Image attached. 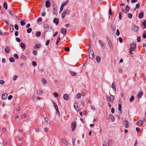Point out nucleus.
<instances>
[{"instance_id": "nucleus-1", "label": "nucleus", "mask_w": 146, "mask_h": 146, "mask_svg": "<svg viewBox=\"0 0 146 146\" xmlns=\"http://www.w3.org/2000/svg\"><path fill=\"white\" fill-rule=\"evenodd\" d=\"M106 97L107 100L109 102H113L114 101L115 98L114 96L112 95H110V97L108 95H106Z\"/></svg>"}, {"instance_id": "nucleus-2", "label": "nucleus", "mask_w": 146, "mask_h": 146, "mask_svg": "<svg viewBox=\"0 0 146 146\" xmlns=\"http://www.w3.org/2000/svg\"><path fill=\"white\" fill-rule=\"evenodd\" d=\"M89 58L92 59L94 57V54L93 50H91L89 52Z\"/></svg>"}, {"instance_id": "nucleus-3", "label": "nucleus", "mask_w": 146, "mask_h": 146, "mask_svg": "<svg viewBox=\"0 0 146 146\" xmlns=\"http://www.w3.org/2000/svg\"><path fill=\"white\" fill-rule=\"evenodd\" d=\"M98 42L102 48L103 49L105 48L104 44V42L101 40H99Z\"/></svg>"}, {"instance_id": "nucleus-4", "label": "nucleus", "mask_w": 146, "mask_h": 146, "mask_svg": "<svg viewBox=\"0 0 146 146\" xmlns=\"http://www.w3.org/2000/svg\"><path fill=\"white\" fill-rule=\"evenodd\" d=\"M123 124L125 128H127L129 126V124L128 122L126 120L123 121Z\"/></svg>"}, {"instance_id": "nucleus-5", "label": "nucleus", "mask_w": 146, "mask_h": 146, "mask_svg": "<svg viewBox=\"0 0 146 146\" xmlns=\"http://www.w3.org/2000/svg\"><path fill=\"white\" fill-rule=\"evenodd\" d=\"M136 46V44L135 43H132L130 45L131 48L130 49H133V50H134Z\"/></svg>"}, {"instance_id": "nucleus-6", "label": "nucleus", "mask_w": 146, "mask_h": 146, "mask_svg": "<svg viewBox=\"0 0 146 146\" xmlns=\"http://www.w3.org/2000/svg\"><path fill=\"white\" fill-rule=\"evenodd\" d=\"M10 50L11 48L8 46H7L5 49V51L7 53H9L10 51Z\"/></svg>"}, {"instance_id": "nucleus-7", "label": "nucleus", "mask_w": 146, "mask_h": 146, "mask_svg": "<svg viewBox=\"0 0 146 146\" xmlns=\"http://www.w3.org/2000/svg\"><path fill=\"white\" fill-rule=\"evenodd\" d=\"M76 126V123L75 122L72 123L71 124V127L72 128V130L73 131H74Z\"/></svg>"}, {"instance_id": "nucleus-8", "label": "nucleus", "mask_w": 146, "mask_h": 146, "mask_svg": "<svg viewBox=\"0 0 146 146\" xmlns=\"http://www.w3.org/2000/svg\"><path fill=\"white\" fill-rule=\"evenodd\" d=\"M74 107L75 110L77 111L79 110V108L77 103H76L74 104Z\"/></svg>"}, {"instance_id": "nucleus-9", "label": "nucleus", "mask_w": 146, "mask_h": 146, "mask_svg": "<svg viewBox=\"0 0 146 146\" xmlns=\"http://www.w3.org/2000/svg\"><path fill=\"white\" fill-rule=\"evenodd\" d=\"M138 30L139 27L135 25L133 26V27L132 28V30L133 31L135 32H137L138 31Z\"/></svg>"}, {"instance_id": "nucleus-10", "label": "nucleus", "mask_w": 146, "mask_h": 146, "mask_svg": "<svg viewBox=\"0 0 146 146\" xmlns=\"http://www.w3.org/2000/svg\"><path fill=\"white\" fill-rule=\"evenodd\" d=\"M45 6L46 7L48 8L50 7L51 5V3L49 0H47L45 2Z\"/></svg>"}, {"instance_id": "nucleus-11", "label": "nucleus", "mask_w": 146, "mask_h": 146, "mask_svg": "<svg viewBox=\"0 0 146 146\" xmlns=\"http://www.w3.org/2000/svg\"><path fill=\"white\" fill-rule=\"evenodd\" d=\"M129 10V7L128 6L126 7V9H122L121 11L124 12L125 13H127Z\"/></svg>"}, {"instance_id": "nucleus-12", "label": "nucleus", "mask_w": 146, "mask_h": 146, "mask_svg": "<svg viewBox=\"0 0 146 146\" xmlns=\"http://www.w3.org/2000/svg\"><path fill=\"white\" fill-rule=\"evenodd\" d=\"M143 120H139L137 123V125L139 126H141L143 124Z\"/></svg>"}, {"instance_id": "nucleus-13", "label": "nucleus", "mask_w": 146, "mask_h": 146, "mask_svg": "<svg viewBox=\"0 0 146 146\" xmlns=\"http://www.w3.org/2000/svg\"><path fill=\"white\" fill-rule=\"evenodd\" d=\"M63 98L64 100H68L69 96L67 94H65L63 95Z\"/></svg>"}, {"instance_id": "nucleus-14", "label": "nucleus", "mask_w": 146, "mask_h": 146, "mask_svg": "<svg viewBox=\"0 0 146 146\" xmlns=\"http://www.w3.org/2000/svg\"><path fill=\"white\" fill-rule=\"evenodd\" d=\"M61 33L63 35H65L66 32V29L63 28H62L61 29Z\"/></svg>"}, {"instance_id": "nucleus-15", "label": "nucleus", "mask_w": 146, "mask_h": 146, "mask_svg": "<svg viewBox=\"0 0 146 146\" xmlns=\"http://www.w3.org/2000/svg\"><path fill=\"white\" fill-rule=\"evenodd\" d=\"M62 143L66 146L68 145V142L66 139L64 138L62 139Z\"/></svg>"}, {"instance_id": "nucleus-16", "label": "nucleus", "mask_w": 146, "mask_h": 146, "mask_svg": "<svg viewBox=\"0 0 146 146\" xmlns=\"http://www.w3.org/2000/svg\"><path fill=\"white\" fill-rule=\"evenodd\" d=\"M115 83L113 82L111 85V87L113 89V91L115 92L116 90V89L115 87Z\"/></svg>"}, {"instance_id": "nucleus-17", "label": "nucleus", "mask_w": 146, "mask_h": 146, "mask_svg": "<svg viewBox=\"0 0 146 146\" xmlns=\"http://www.w3.org/2000/svg\"><path fill=\"white\" fill-rule=\"evenodd\" d=\"M59 21V19L58 18H54L53 20V23L56 24V25L58 24Z\"/></svg>"}, {"instance_id": "nucleus-18", "label": "nucleus", "mask_w": 146, "mask_h": 146, "mask_svg": "<svg viewBox=\"0 0 146 146\" xmlns=\"http://www.w3.org/2000/svg\"><path fill=\"white\" fill-rule=\"evenodd\" d=\"M14 27L13 25H10L9 31L11 33H12L14 30Z\"/></svg>"}, {"instance_id": "nucleus-19", "label": "nucleus", "mask_w": 146, "mask_h": 146, "mask_svg": "<svg viewBox=\"0 0 146 146\" xmlns=\"http://www.w3.org/2000/svg\"><path fill=\"white\" fill-rule=\"evenodd\" d=\"M7 97V94L5 93L4 94H3L2 96V98L3 99H6Z\"/></svg>"}, {"instance_id": "nucleus-20", "label": "nucleus", "mask_w": 146, "mask_h": 146, "mask_svg": "<svg viewBox=\"0 0 146 146\" xmlns=\"http://www.w3.org/2000/svg\"><path fill=\"white\" fill-rule=\"evenodd\" d=\"M114 119V116L113 115L110 114L109 115V120L110 121H112Z\"/></svg>"}, {"instance_id": "nucleus-21", "label": "nucleus", "mask_w": 146, "mask_h": 146, "mask_svg": "<svg viewBox=\"0 0 146 146\" xmlns=\"http://www.w3.org/2000/svg\"><path fill=\"white\" fill-rule=\"evenodd\" d=\"M109 44V46L110 48L111 49H113L112 45L110 39H109V41L108 42Z\"/></svg>"}, {"instance_id": "nucleus-22", "label": "nucleus", "mask_w": 146, "mask_h": 146, "mask_svg": "<svg viewBox=\"0 0 146 146\" xmlns=\"http://www.w3.org/2000/svg\"><path fill=\"white\" fill-rule=\"evenodd\" d=\"M20 46L21 48H23V49H25V45L23 42L21 43L20 44Z\"/></svg>"}, {"instance_id": "nucleus-23", "label": "nucleus", "mask_w": 146, "mask_h": 146, "mask_svg": "<svg viewBox=\"0 0 146 146\" xmlns=\"http://www.w3.org/2000/svg\"><path fill=\"white\" fill-rule=\"evenodd\" d=\"M143 94V92H141L138 94L137 97L139 98H140L141 97Z\"/></svg>"}, {"instance_id": "nucleus-24", "label": "nucleus", "mask_w": 146, "mask_h": 146, "mask_svg": "<svg viewBox=\"0 0 146 146\" xmlns=\"http://www.w3.org/2000/svg\"><path fill=\"white\" fill-rule=\"evenodd\" d=\"M140 3H138L136 5L134 9V10H135L136 9H139V7H140Z\"/></svg>"}, {"instance_id": "nucleus-25", "label": "nucleus", "mask_w": 146, "mask_h": 146, "mask_svg": "<svg viewBox=\"0 0 146 146\" xmlns=\"http://www.w3.org/2000/svg\"><path fill=\"white\" fill-rule=\"evenodd\" d=\"M139 18L141 19L143 17V12H141L139 16Z\"/></svg>"}, {"instance_id": "nucleus-26", "label": "nucleus", "mask_w": 146, "mask_h": 146, "mask_svg": "<svg viewBox=\"0 0 146 146\" xmlns=\"http://www.w3.org/2000/svg\"><path fill=\"white\" fill-rule=\"evenodd\" d=\"M44 120L45 122L47 123V124L49 123V118L45 117L44 118Z\"/></svg>"}, {"instance_id": "nucleus-27", "label": "nucleus", "mask_w": 146, "mask_h": 146, "mask_svg": "<svg viewBox=\"0 0 146 146\" xmlns=\"http://www.w3.org/2000/svg\"><path fill=\"white\" fill-rule=\"evenodd\" d=\"M66 13L64 10L63 13L62 14V18H64L65 16Z\"/></svg>"}, {"instance_id": "nucleus-28", "label": "nucleus", "mask_w": 146, "mask_h": 146, "mask_svg": "<svg viewBox=\"0 0 146 146\" xmlns=\"http://www.w3.org/2000/svg\"><path fill=\"white\" fill-rule=\"evenodd\" d=\"M40 47V44H36L35 46H34V48H39Z\"/></svg>"}, {"instance_id": "nucleus-29", "label": "nucleus", "mask_w": 146, "mask_h": 146, "mask_svg": "<svg viewBox=\"0 0 146 146\" xmlns=\"http://www.w3.org/2000/svg\"><path fill=\"white\" fill-rule=\"evenodd\" d=\"M96 60L97 62H99L100 60V57L99 56H97L96 57Z\"/></svg>"}, {"instance_id": "nucleus-30", "label": "nucleus", "mask_w": 146, "mask_h": 146, "mask_svg": "<svg viewBox=\"0 0 146 146\" xmlns=\"http://www.w3.org/2000/svg\"><path fill=\"white\" fill-rule=\"evenodd\" d=\"M3 7L5 9H7V3L6 2H5L3 4Z\"/></svg>"}, {"instance_id": "nucleus-31", "label": "nucleus", "mask_w": 146, "mask_h": 146, "mask_svg": "<svg viewBox=\"0 0 146 146\" xmlns=\"http://www.w3.org/2000/svg\"><path fill=\"white\" fill-rule=\"evenodd\" d=\"M36 93L38 94H40L42 93V91L40 90H38L37 91Z\"/></svg>"}, {"instance_id": "nucleus-32", "label": "nucleus", "mask_w": 146, "mask_h": 146, "mask_svg": "<svg viewBox=\"0 0 146 146\" xmlns=\"http://www.w3.org/2000/svg\"><path fill=\"white\" fill-rule=\"evenodd\" d=\"M41 35V33L39 31L37 32L36 33V36L37 37H39Z\"/></svg>"}, {"instance_id": "nucleus-33", "label": "nucleus", "mask_w": 146, "mask_h": 146, "mask_svg": "<svg viewBox=\"0 0 146 146\" xmlns=\"http://www.w3.org/2000/svg\"><path fill=\"white\" fill-rule=\"evenodd\" d=\"M9 60L11 62H14V59L12 57H10L9 58Z\"/></svg>"}, {"instance_id": "nucleus-34", "label": "nucleus", "mask_w": 146, "mask_h": 146, "mask_svg": "<svg viewBox=\"0 0 146 146\" xmlns=\"http://www.w3.org/2000/svg\"><path fill=\"white\" fill-rule=\"evenodd\" d=\"M21 20V21L20 22L21 25L22 26L25 25V23L24 22V21L22 20Z\"/></svg>"}, {"instance_id": "nucleus-35", "label": "nucleus", "mask_w": 146, "mask_h": 146, "mask_svg": "<svg viewBox=\"0 0 146 146\" xmlns=\"http://www.w3.org/2000/svg\"><path fill=\"white\" fill-rule=\"evenodd\" d=\"M142 25L144 26V29H145L146 28V20H145L144 21Z\"/></svg>"}, {"instance_id": "nucleus-36", "label": "nucleus", "mask_w": 146, "mask_h": 146, "mask_svg": "<svg viewBox=\"0 0 146 146\" xmlns=\"http://www.w3.org/2000/svg\"><path fill=\"white\" fill-rule=\"evenodd\" d=\"M32 31V29L31 28H29L27 29V32L28 33H30Z\"/></svg>"}, {"instance_id": "nucleus-37", "label": "nucleus", "mask_w": 146, "mask_h": 146, "mask_svg": "<svg viewBox=\"0 0 146 146\" xmlns=\"http://www.w3.org/2000/svg\"><path fill=\"white\" fill-rule=\"evenodd\" d=\"M21 59L23 60H26V57L24 55L21 56Z\"/></svg>"}, {"instance_id": "nucleus-38", "label": "nucleus", "mask_w": 146, "mask_h": 146, "mask_svg": "<svg viewBox=\"0 0 146 146\" xmlns=\"http://www.w3.org/2000/svg\"><path fill=\"white\" fill-rule=\"evenodd\" d=\"M127 15L129 18H131L133 16L132 14L131 13L128 14Z\"/></svg>"}, {"instance_id": "nucleus-39", "label": "nucleus", "mask_w": 146, "mask_h": 146, "mask_svg": "<svg viewBox=\"0 0 146 146\" xmlns=\"http://www.w3.org/2000/svg\"><path fill=\"white\" fill-rule=\"evenodd\" d=\"M52 31V29L50 27H48L46 30V32H50Z\"/></svg>"}, {"instance_id": "nucleus-40", "label": "nucleus", "mask_w": 146, "mask_h": 146, "mask_svg": "<svg viewBox=\"0 0 146 146\" xmlns=\"http://www.w3.org/2000/svg\"><path fill=\"white\" fill-rule=\"evenodd\" d=\"M42 82L44 84H46L47 83L46 81L44 79H42Z\"/></svg>"}, {"instance_id": "nucleus-41", "label": "nucleus", "mask_w": 146, "mask_h": 146, "mask_svg": "<svg viewBox=\"0 0 146 146\" xmlns=\"http://www.w3.org/2000/svg\"><path fill=\"white\" fill-rule=\"evenodd\" d=\"M69 0H66V1L64 3L62 4V5H63L64 6L66 5H67L68 3V2L69 1Z\"/></svg>"}, {"instance_id": "nucleus-42", "label": "nucleus", "mask_w": 146, "mask_h": 146, "mask_svg": "<svg viewBox=\"0 0 146 146\" xmlns=\"http://www.w3.org/2000/svg\"><path fill=\"white\" fill-rule=\"evenodd\" d=\"M134 96H132L130 99V102H132L134 100Z\"/></svg>"}, {"instance_id": "nucleus-43", "label": "nucleus", "mask_w": 146, "mask_h": 146, "mask_svg": "<svg viewBox=\"0 0 146 146\" xmlns=\"http://www.w3.org/2000/svg\"><path fill=\"white\" fill-rule=\"evenodd\" d=\"M17 78L18 76L17 75H15L13 77V80L14 81H15Z\"/></svg>"}, {"instance_id": "nucleus-44", "label": "nucleus", "mask_w": 146, "mask_h": 146, "mask_svg": "<svg viewBox=\"0 0 146 146\" xmlns=\"http://www.w3.org/2000/svg\"><path fill=\"white\" fill-rule=\"evenodd\" d=\"M32 64L35 67L36 66V63L35 61H33L32 62Z\"/></svg>"}, {"instance_id": "nucleus-45", "label": "nucleus", "mask_w": 146, "mask_h": 146, "mask_svg": "<svg viewBox=\"0 0 146 146\" xmlns=\"http://www.w3.org/2000/svg\"><path fill=\"white\" fill-rule=\"evenodd\" d=\"M65 12L66 13V14L67 15H69L70 14V11L68 10H64Z\"/></svg>"}, {"instance_id": "nucleus-46", "label": "nucleus", "mask_w": 146, "mask_h": 146, "mask_svg": "<svg viewBox=\"0 0 146 146\" xmlns=\"http://www.w3.org/2000/svg\"><path fill=\"white\" fill-rule=\"evenodd\" d=\"M9 14L11 15H13L14 14L13 13V12L11 10H9Z\"/></svg>"}, {"instance_id": "nucleus-47", "label": "nucleus", "mask_w": 146, "mask_h": 146, "mask_svg": "<svg viewBox=\"0 0 146 146\" xmlns=\"http://www.w3.org/2000/svg\"><path fill=\"white\" fill-rule=\"evenodd\" d=\"M77 98L78 99L80 98L81 97V94H78L76 96Z\"/></svg>"}, {"instance_id": "nucleus-48", "label": "nucleus", "mask_w": 146, "mask_h": 146, "mask_svg": "<svg viewBox=\"0 0 146 146\" xmlns=\"http://www.w3.org/2000/svg\"><path fill=\"white\" fill-rule=\"evenodd\" d=\"M53 94L54 95V96L55 97H56L58 96V95L57 93L56 92H54L53 93Z\"/></svg>"}, {"instance_id": "nucleus-49", "label": "nucleus", "mask_w": 146, "mask_h": 146, "mask_svg": "<svg viewBox=\"0 0 146 146\" xmlns=\"http://www.w3.org/2000/svg\"><path fill=\"white\" fill-rule=\"evenodd\" d=\"M60 40V37H59L58 38L56 42V44L57 45L58 44V43L59 42Z\"/></svg>"}, {"instance_id": "nucleus-50", "label": "nucleus", "mask_w": 146, "mask_h": 146, "mask_svg": "<svg viewBox=\"0 0 146 146\" xmlns=\"http://www.w3.org/2000/svg\"><path fill=\"white\" fill-rule=\"evenodd\" d=\"M16 41L18 42H19L21 41V40L20 38H19L17 37L16 38Z\"/></svg>"}, {"instance_id": "nucleus-51", "label": "nucleus", "mask_w": 146, "mask_h": 146, "mask_svg": "<svg viewBox=\"0 0 146 146\" xmlns=\"http://www.w3.org/2000/svg\"><path fill=\"white\" fill-rule=\"evenodd\" d=\"M116 34L117 36H119L120 35V33L118 29L117 30Z\"/></svg>"}, {"instance_id": "nucleus-52", "label": "nucleus", "mask_w": 146, "mask_h": 146, "mask_svg": "<svg viewBox=\"0 0 146 146\" xmlns=\"http://www.w3.org/2000/svg\"><path fill=\"white\" fill-rule=\"evenodd\" d=\"M71 74V75L73 76H75L76 75V74L73 72H70Z\"/></svg>"}, {"instance_id": "nucleus-53", "label": "nucleus", "mask_w": 146, "mask_h": 146, "mask_svg": "<svg viewBox=\"0 0 146 146\" xmlns=\"http://www.w3.org/2000/svg\"><path fill=\"white\" fill-rule=\"evenodd\" d=\"M119 108H118V110L119 111H121V105L119 104Z\"/></svg>"}, {"instance_id": "nucleus-54", "label": "nucleus", "mask_w": 146, "mask_h": 146, "mask_svg": "<svg viewBox=\"0 0 146 146\" xmlns=\"http://www.w3.org/2000/svg\"><path fill=\"white\" fill-rule=\"evenodd\" d=\"M15 28L17 30H18L19 29L18 26L16 24L15 25Z\"/></svg>"}, {"instance_id": "nucleus-55", "label": "nucleus", "mask_w": 146, "mask_h": 146, "mask_svg": "<svg viewBox=\"0 0 146 146\" xmlns=\"http://www.w3.org/2000/svg\"><path fill=\"white\" fill-rule=\"evenodd\" d=\"M14 56L16 59H17L19 58V56L18 55L16 54H14Z\"/></svg>"}, {"instance_id": "nucleus-56", "label": "nucleus", "mask_w": 146, "mask_h": 146, "mask_svg": "<svg viewBox=\"0 0 146 146\" xmlns=\"http://www.w3.org/2000/svg\"><path fill=\"white\" fill-rule=\"evenodd\" d=\"M119 42L121 43L123 42V41L122 38L121 37L119 38Z\"/></svg>"}, {"instance_id": "nucleus-57", "label": "nucleus", "mask_w": 146, "mask_h": 146, "mask_svg": "<svg viewBox=\"0 0 146 146\" xmlns=\"http://www.w3.org/2000/svg\"><path fill=\"white\" fill-rule=\"evenodd\" d=\"M119 18L120 19H121L122 18V14L121 13H120L119 14Z\"/></svg>"}, {"instance_id": "nucleus-58", "label": "nucleus", "mask_w": 146, "mask_h": 146, "mask_svg": "<svg viewBox=\"0 0 146 146\" xmlns=\"http://www.w3.org/2000/svg\"><path fill=\"white\" fill-rule=\"evenodd\" d=\"M73 144L74 145L75 143V139L74 138H73L72 140Z\"/></svg>"}, {"instance_id": "nucleus-59", "label": "nucleus", "mask_w": 146, "mask_h": 146, "mask_svg": "<svg viewBox=\"0 0 146 146\" xmlns=\"http://www.w3.org/2000/svg\"><path fill=\"white\" fill-rule=\"evenodd\" d=\"M44 28H48V25L47 24H45L44 25Z\"/></svg>"}, {"instance_id": "nucleus-60", "label": "nucleus", "mask_w": 146, "mask_h": 146, "mask_svg": "<svg viewBox=\"0 0 146 146\" xmlns=\"http://www.w3.org/2000/svg\"><path fill=\"white\" fill-rule=\"evenodd\" d=\"M32 98L33 100V101H34L35 99V96L34 94H33V95L32 96Z\"/></svg>"}, {"instance_id": "nucleus-61", "label": "nucleus", "mask_w": 146, "mask_h": 146, "mask_svg": "<svg viewBox=\"0 0 146 146\" xmlns=\"http://www.w3.org/2000/svg\"><path fill=\"white\" fill-rule=\"evenodd\" d=\"M64 6L63 5H62L60 7V11H62L63 10V7Z\"/></svg>"}, {"instance_id": "nucleus-62", "label": "nucleus", "mask_w": 146, "mask_h": 146, "mask_svg": "<svg viewBox=\"0 0 146 146\" xmlns=\"http://www.w3.org/2000/svg\"><path fill=\"white\" fill-rule=\"evenodd\" d=\"M42 19L41 17H39L37 20V21L38 22H40L42 21Z\"/></svg>"}, {"instance_id": "nucleus-63", "label": "nucleus", "mask_w": 146, "mask_h": 146, "mask_svg": "<svg viewBox=\"0 0 146 146\" xmlns=\"http://www.w3.org/2000/svg\"><path fill=\"white\" fill-rule=\"evenodd\" d=\"M12 96L11 95H10L8 97V99L9 100H10L12 98Z\"/></svg>"}, {"instance_id": "nucleus-64", "label": "nucleus", "mask_w": 146, "mask_h": 146, "mask_svg": "<svg viewBox=\"0 0 146 146\" xmlns=\"http://www.w3.org/2000/svg\"><path fill=\"white\" fill-rule=\"evenodd\" d=\"M0 84H4V82L3 80H1L0 81Z\"/></svg>"}]
</instances>
